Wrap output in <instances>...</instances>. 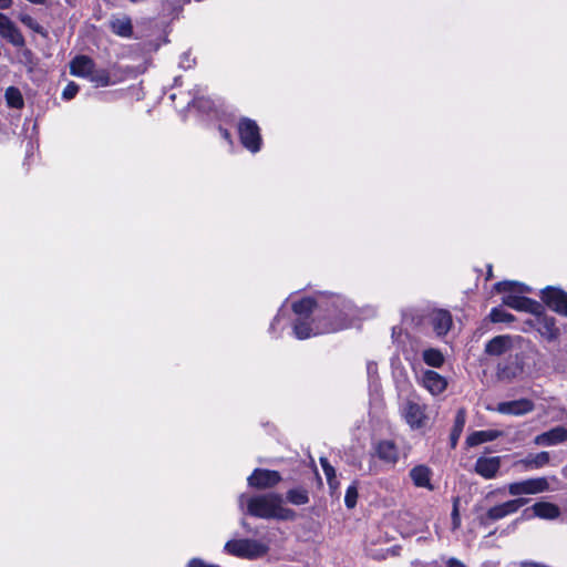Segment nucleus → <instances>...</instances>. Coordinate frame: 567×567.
<instances>
[{
    "label": "nucleus",
    "mask_w": 567,
    "mask_h": 567,
    "mask_svg": "<svg viewBox=\"0 0 567 567\" xmlns=\"http://www.w3.org/2000/svg\"><path fill=\"white\" fill-rule=\"evenodd\" d=\"M444 561H445V567H467V566H465V564H463L461 560H458L457 558H454V557H450V558L445 559Z\"/></svg>",
    "instance_id": "obj_41"
},
{
    "label": "nucleus",
    "mask_w": 567,
    "mask_h": 567,
    "mask_svg": "<svg viewBox=\"0 0 567 567\" xmlns=\"http://www.w3.org/2000/svg\"><path fill=\"white\" fill-rule=\"evenodd\" d=\"M423 361L433 368H440L444 363V357L437 349H426L423 351Z\"/></svg>",
    "instance_id": "obj_27"
},
{
    "label": "nucleus",
    "mask_w": 567,
    "mask_h": 567,
    "mask_svg": "<svg viewBox=\"0 0 567 567\" xmlns=\"http://www.w3.org/2000/svg\"><path fill=\"white\" fill-rule=\"evenodd\" d=\"M517 464L523 465L525 470H535L533 463V454H529L525 458L520 460Z\"/></svg>",
    "instance_id": "obj_40"
},
{
    "label": "nucleus",
    "mask_w": 567,
    "mask_h": 567,
    "mask_svg": "<svg viewBox=\"0 0 567 567\" xmlns=\"http://www.w3.org/2000/svg\"><path fill=\"white\" fill-rule=\"evenodd\" d=\"M501 467V457L492 456L485 457L481 456L477 458L475 463V472L486 480L494 478L499 471Z\"/></svg>",
    "instance_id": "obj_16"
},
{
    "label": "nucleus",
    "mask_w": 567,
    "mask_h": 567,
    "mask_svg": "<svg viewBox=\"0 0 567 567\" xmlns=\"http://www.w3.org/2000/svg\"><path fill=\"white\" fill-rule=\"evenodd\" d=\"M523 373V364L517 358L499 362L497 365V378L502 381H512Z\"/></svg>",
    "instance_id": "obj_17"
},
{
    "label": "nucleus",
    "mask_w": 567,
    "mask_h": 567,
    "mask_svg": "<svg viewBox=\"0 0 567 567\" xmlns=\"http://www.w3.org/2000/svg\"><path fill=\"white\" fill-rule=\"evenodd\" d=\"M238 135L243 146L251 153H257L261 148V135L258 124L248 117L239 120L237 125Z\"/></svg>",
    "instance_id": "obj_5"
},
{
    "label": "nucleus",
    "mask_w": 567,
    "mask_h": 567,
    "mask_svg": "<svg viewBox=\"0 0 567 567\" xmlns=\"http://www.w3.org/2000/svg\"><path fill=\"white\" fill-rule=\"evenodd\" d=\"M372 371H373V367H372V364H369L368 365V372L371 373Z\"/></svg>",
    "instance_id": "obj_48"
},
{
    "label": "nucleus",
    "mask_w": 567,
    "mask_h": 567,
    "mask_svg": "<svg viewBox=\"0 0 567 567\" xmlns=\"http://www.w3.org/2000/svg\"><path fill=\"white\" fill-rule=\"evenodd\" d=\"M422 384L433 395L442 393L447 386L446 379L433 370L422 373Z\"/></svg>",
    "instance_id": "obj_18"
},
{
    "label": "nucleus",
    "mask_w": 567,
    "mask_h": 567,
    "mask_svg": "<svg viewBox=\"0 0 567 567\" xmlns=\"http://www.w3.org/2000/svg\"><path fill=\"white\" fill-rule=\"evenodd\" d=\"M0 35L7 39L14 47H22L24 38L14 23L4 14L0 13Z\"/></svg>",
    "instance_id": "obj_15"
},
{
    "label": "nucleus",
    "mask_w": 567,
    "mask_h": 567,
    "mask_svg": "<svg viewBox=\"0 0 567 567\" xmlns=\"http://www.w3.org/2000/svg\"><path fill=\"white\" fill-rule=\"evenodd\" d=\"M241 525L247 528V524L245 522L241 523Z\"/></svg>",
    "instance_id": "obj_50"
},
{
    "label": "nucleus",
    "mask_w": 567,
    "mask_h": 567,
    "mask_svg": "<svg viewBox=\"0 0 567 567\" xmlns=\"http://www.w3.org/2000/svg\"><path fill=\"white\" fill-rule=\"evenodd\" d=\"M567 441V429L565 426H555L549 431L543 432L534 437V444L538 446H554Z\"/></svg>",
    "instance_id": "obj_13"
},
{
    "label": "nucleus",
    "mask_w": 567,
    "mask_h": 567,
    "mask_svg": "<svg viewBox=\"0 0 567 567\" xmlns=\"http://www.w3.org/2000/svg\"><path fill=\"white\" fill-rule=\"evenodd\" d=\"M4 97H6L7 104L10 107H13V109L23 107L24 102H23V97H22V94L19 91V89H17L14 86H9L6 90Z\"/></svg>",
    "instance_id": "obj_28"
},
{
    "label": "nucleus",
    "mask_w": 567,
    "mask_h": 567,
    "mask_svg": "<svg viewBox=\"0 0 567 567\" xmlns=\"http://www.w3.org/2000/svg\"><path fill=\"white\" fill-rule=\"evenodd\" d=\"M292 310L297 316L293 334L300 340L349 328L358 317L354 306L337 295L318 301L303 298L292 303Z\"/></svg>",
    "instance_id": "obj_1"
},
{
    "label": "nucleus",
    "mask_w": 567,
    "mask_h": 567,
    "mask_svg": "<svg viewBox=\"0 0 567 567\" xmlns=\"http://www.w3.org/2000/svg\"><path fill=\"white\" fill-rule=\"evenodd\" d=\"M192 62H193V60L190 59V54L189 53H184L181 56L179 66L183 68V69H188V68L192 66Z\"/></svg>",
    "instance_id": "obj_39"
},
{
    "label": "nucleus",
    "mask_w": 567,
    "mask_h": 567,
    "mask_svg": "<svg viewBox=\"0 0 567 567\" xmlns=\"http://www.w3.org/2000/svg\"><path fill=\"white\" fill-rule=\"evenodd\" d=\"M458 506H460V497H455L453 499V509H452L453 529H456L461 526V517H460Z\"/></svg>",
    "instance_id": "obj_36"
},
{
    "label": "nucleus",
    "mask_w": 567,
    "mask_h": 567,
    "mask_svg": "<svg viewBox=\"0 0 567 567\" xmlns=\"http://www.w3.org/2000/svg\"><path fill=\"white\" fill-rule=\"evenodd\" d=\"M499 436H502V432L497 430L475 431L467 436L466 443L468 446H477L486 442L495 441Z\"/></svg>",
    "instance_id": "obj_25"
},
{
    "label": "nucleus",
    "mask_w": 567,
    "mask_h": 567,
    "mask_svg": "<svg viewBox=\"0 0 567 567\" xmlns=\"http://www.w3.org/2000/svg\"><path fill=\"white\" fill-rule=\"evenodd\" d=\"M465 422H466V413L463 409H461L457 411V413L455 415L454 425H453V429H452V432L450 435L451 444L453 447L456 445V443L463 432Z\"/></svg>",
    "instance_id": "obj_26"
},
{
    "label": "nucleus",
    "mask_w": 567,
    "mask_h": 567,
    "mask_svg": "<svg viewBox=\"0 0 567 567\" xmlns=\"http://www.w3.org/2000/svg\"><path fill=\"white\" fill-rule=\"evenodd\" d=\"M219 131H220L221 136L231 144L233 141H231L230 133L228 132V130L220 127Z\"/></svg>",
    "instance_id": "obj_42"
},
{
    "label": "nucleus",
    "mask_w": 567,
    "mask_h": 567,
    "mask_svg": "<svg viewBox=\"0 0 567 567\" xmlns=\"http://www.w3.org/2000/svg\"><path fill=\"white\" fill-rule=\"evenodd\" d=\"M401 414L405 422L413 430L421 429L425 424V406L415 401L408 400L402 405Z\"/></svg>",
    "instance_id": "obj_9"
},
{
    "label": "nucleus",
    "mask_w": 567,
    "mask_h": 567,
    "mask_svg": "<svg viewBox=\"0 0 567 567\" xmlns=\"http://www.w3.org/2000/svg\"><path fill=\"white\" fill-rule=\"evenodd\" d=\"M514 287H516L517 291H519V292H530L532 291V289L528 286H526L524 284L515 282V281H501L495 285V289L499 292L501 291H513Z\"/></svg>",
    "instance_id": "obj_30"
},
{
    "label": "nucleus",
    "mask_w": 567,
    "mask_h": 567,
    "mask_svg": "<svg viewBox=\"0 0 567 567\" xmlns=\"http://www.w3.org/2000/svg\"><path fill=\"white\" fill-rule=\"evenodd\" d=\"M375 455L383 462L395 464L399 460V451L391 441H381L374 447Z\"/></svg>",
    "instance_id": "obj_20"
},
{
    "label": "nucleus",
    "mask_w": 567,
    "mask_h": 567,
    "mask_svg": "<svg viewBox=\"0 0 567 567\" xmlns=\"http://www.w3.org/2000/svg\"><path fill=\"white\" fill-rule=\"evenodd\" d=\"M527 503L526 498H516L495 505L487 511L483 512L480 504L474 506V513L480 525L488 526L492 523L499 520L508 515L516 513L522 506Z\"/></svg>",
    "instance_id": "obj_4"
},
{
    "label": "nucleus",
    "mask_w": 567,
    "mask_h": 567,
    "mask_svg": "<svg viewBox=\"0 0 567 567\" xmlns=\"http://www.w3.org/2000/svg\"><path fill=\"white\" fill-rule=\"evenodd\" d=\"M503 303L512 309L530 313H539L543 309L542 303L538 301L514 293L505 296L503 298Z\"/></svg>",
    "instance_id": "obj_10"
},
{
    "label": "nucleus",
    "mask_w": 567,
    "mask_h": 567,
    "mask_svg": "<svg viewBox=\"0 0 567 567\" xmlns=\"http://www.w3.org/2000/svg\"><path fill=\"white\" fill-rule=\"evenodd\" d=\"M94 68V62L86 55H78L70 63L71 74L87 78Z\"/></svg>",
    "instance_id": "obj_22"
},
{
    "label": "nucleus",
    "mask_w": 567,
    "mask_h": 567,
    "mask_svg": "<svg viewBox=\"0 0 567 567\" xmlns=\"http://www.w3.org/2000/svg\"><path fill=\"white\" fill-rule=\"evenodd\" d=\"M549 461H550L549 452L543 451L537 454H533V463H534L535 470L545 467L549 463Z\"/></svg>",
    "instance_id": "obj_35"
},
{
    "label": "nucleus",
    "mask_w": 567,
    "mask_h": 567,
    "mask_svg": "<svg viewBox=\"0 0 567 567\" xmlns=\"http://www.w3.org/2000/svg\"><path fill=\"white\" fill-rule=\"evenodd\" d=\"M534 410L533 401L528 399H519L514 401L501 402L495 408V411L501 414L507 415H525Z\"/></svg>",
    "instance_id": "obj_11"
},
{
    "label": "nucleus",
    "mask_w": 567,
    "mask_h": 567,
    "mask_svg": "<svg viewBox=\"0 0 567 567\" xmlns=\"http://www.w3.org/2000/svg\"><path fill=\"white\" fill-rule=\"evenodd\" d=\"M320 464L327 477L328 485H332V482H336L334 467L329 463L327 457H320Z\"/></svg>",
    "instance_id": "obj_34"
},
{
    "label": "nucleus",
    "mask_w": 567,
    "mask_h": 567,
    "mask_svg": "<svg viewBox=\"0 0 567 567\" xmlns=\"http://www.w3.org/2000/svg\"><path fill=\"white\" fill-rule=\"evenodd\" d=\"M112 32L122 38H130L133 33L132 21L128 17H113L110 20Z\"/></svg>",
    "instance_id": "obj_24"
},
{
    "label": "nucleus",
    "mask_w": 567,
    "mask_h": 567,
    "mask_svg": "<svg viewBox=\"0 0 567 567\" xmlns=\"http://www.w3.org/2000/svg\"><path fill=\"white\" fill-rule=\"evenodd\" d=\"M536 318L534 320V326L536 330L540 333L545 339L553 341L556 340L560 333L559 328L556 326V320L554 317H549L546 315L536 313Z\"/></svg>",
    "instance_id": "obj_14"
},
{
    "label": "nucleus",
    "mask_w": 567,
    "mask_h": 567,
    "mask_svg": "<svg viewBox=\"0 0 567 567\" xmlns=\"http://www.w3.org/2000/svg\"><path fill=\"white\" fill-rule=\"evenodd\" d=\"M564 475L567 477V466L563 470Z\"/></svg>",
    "instance_id": "obj_49"
},
{
    "label": "nucleus",
    "mask_w": 567,
    "mask_h": 567,
    "mask_svg": "<svg viewBox=\"0 0 567 567\" xmlns=\"http://www.w3.org/2000/svg\"><path fill=\"white\" fill-rule=\"evenodd\" d=\"M410 477L416 487L433 489L431 484L432 471L426 465H416L410 471Z\"/></svg>",
    "instance_id": "obj_21"
},
{
    "label": "nucleus",
    "mask_w": 567,
    "mask_h": 567,
    "mask_svg": "<svg viewBox=\"0 0 567 567\" xmlns=\"http://www.w3.org/2000/svg\"><path fill=\"white\" fill-rule=\"evenodd\" d=\"M430 324L437 337L447 334L451 330L453 320L447 310L437 309L429 315Z\"/></svg>",
    "instance_id": "obj_12"
},
{
    "label": "nucleus",
    "mask_w": 567,
    "mask_h": 567,
    "mask_svg": "<svg viewBox=\"0 0 567 567\" xmlns=\"http://www.w3.org/2000/svg\"><path fill=\"white\" fill-rule=\"evenodd\" d=\"M330 488L336 489L339 486V482L336 480V482H332V485H329Z\"/></svg>",
    "instance_id": "obj_46"
},
{
    "label": "nucleus",
    "mask_w": 567,
    "mask_h": 567,
    "mask_svg": "<svg viewBox=\"0 0 567 567\" xmlns=\"http://www.w3.org/2000/svg\"><path fill=\"white\" fill-rule=\"evenodd\" d=\"M534 516L542 519H555L560 515L557 505L549 502H537L532 506Z\"/></svg>",
    "instance_id": "obj_23"
},
{
    "label": "nucleus",
    "mask_w": 567,
    "mask_h": 567,
    "mask_svg": "<svg viewBox=\"0 0 567 567\" xmlns=\"http://www.w3.org/2000/svg\"><path fill=\"white\" fill-rule=\"evenodd\" d=\"M358 486L357 483H352L346 491L344 504L348 508H354L358 501Z\"/></svg>",
    "instance_id": "obj_32"
},
{
    "label": "nucleus",
    "mask_w": 567,
    "mask_h": 567,
    "mask_svg": "<svg viewBox=\"0 0 567 567\" xmlns=\"http://www.w3.org/2000/svg\"><path fill=\"white\" fill-rule=\"evenodd\" d=\"M28 1L33 4H44L47 2V0H28Z\"/></svg>",
    "instance_id": "obj_45"
},
{
    "label": "nucleus",
    "mask_w": 567,
    "mask_h": 567,
    "mask_svg": "<svg viewBox=\"0 0 567 567\" xmlns=\"http://www.w3.org/2000/svg\"><path fill=\"white\" fill-rule=\"evenodd\" d=\"M549 489V480L545 476L513 482L507 485V491L512 496L540 494Z\"/></svg>",
    "instance_id": "obj_6"
},
{
    "label": "nucleus",
    "mask_w": 567,
    "mask_h": 567,
    "mask_svg": "<svg viewBox=\"0 0 567 567\" xmlns=\"http://www.w3.org/2000/svg\"><path fill=\"white\" fill-rule=\"evenodd\" d=\"M280 481L279 472L266 468H256L247 478L248 485L257 489L271 488Z\"/></svg>",
    "instance_id": "obj_8"
},
{
    "label": "nucleus",
    "mask_w": 567,
    "mask_h": 567,
    "mask_svg": "<svg viewBox=\"0 0 567 567\" xmlns=\"http://www.w3.org/2000/svg\"><path fill=\"white\" fill-rule=\"evenodd\" d=\"M279 316H280V315H277V316L275 317L274 321L271 322V324H270V331H274V330H275V327H276L277 322L279 321Z\"/></svg>",
    "instance_id": "obj_44"
},
{
    "label": "nucleus",
    "mask_w": 567,
    "mask_h": 567,
    "mask_svg": "<svg viewBox=\"0 0 567 567\" xmlns=\"http://www.w3.org/2000/svg\"><path fill=\"white\" fill-rule=\"evenodd\" d=\"M540 298L551 310L567 317V292L548 286L540 291Z\"/></svg>",
    "instance_id": "obj_7"
},
{
    "label": "nucleus",
    "mask_w": 567,
    "mask_h": 567,
    "mask_svg": "<svg viewBox=\"0 0 567 567\" xmlns=\"http://www.w3.org/2000/svg\"><path fill=\"white\" fill-rule=\"evenodd\" d=\"M87 79L93 82L95 86H107L110 84L109 73L104 70H95L93 68Z\"/></svg>",
    "instance_id": "obj_31"
},
{
    "label": "nucleus",
    "mask_w": 567,
    "mask_h": 567,
    "mask_svg": "<svg viewBox=\"0 0 567 567\" xmlns=\"http://www.w3.org/2000/svg\"><path fill=\"white\" fill-rule=\"evenodd\" d=\"M513 348V338L511 336H497L485 344V352L489 355L499 357Z\"/></svg>",
    "instance_id": "obj_19"
},
{
    "label": "nucleus",
    "mask_w": 567,
    "mask_h": 567,
    "mask_svg": "<svg viewBox=\"0 0 567 567\" xmlns=\"http://www.w3.org/2000/svg\"><path fill=\"white\" fill-rule=\"evenodd\" d=\"M239 507L246 505V513L264 519H293L296 513L284 506V498L277 493H266L255 496L241 494L238 498Z\"/></svg>",
    "instance_id": "obj_2"
},
{
    "label": "nucleus",
    "mask_w": 567,
    "mask_h": 567,
    "mask_svg": "<svg viewBox=\"0 0 567 567\" xmlns=\"http://www.w3.org/2000/svg\"><path fill=\"white\" fill-rule=\"evenodd\" d=\"M489 318L493 322H509L513 320V316L502 308H493Z\"/></svg>",
    "instance_id": "obj_33"
},
{
    "label": "nucleus",
    "mask_w": 567,
    "mask_h": 567,
    "mask_svg": "<svg viewBox=\"0 0 567 567\" xmlns=\"http://www.w3.org/2000/svg\"><path fill=\"white\" fill-rule=\"evenodd\" d=\"M287 501L293 505H305L309 502V495L305 488H292L287 492Z\"/></svg>",
    "instance_id": "obj_29"
},
{
    "label": "nucleus",
    "mask_w": 567,
    "mask_h": 567,
    "mask_svg": "<svg viewBox=\"0 0 567 567\" xmlns=\"http://www.w3.org/2000/svg\"><path fill=\"white\" fill-rule=\"evenodd\" d=\"M79 91V86L78 84H75L74 82H70L63 90L62 92V97L66 101L73 99L76 93Z\"/></svg>",
    "instance_id": "obj_37"
},
{
    "label": "nucleus",
    "mask_w": 567,
    "mask_h": 567,
    "mask_svg": "<svg viewBox=\"0 0 567 567\" xmlns=\"http://www.w3.org/2000/svg\"><path fill=\"white\" fill-rule=\"evenodd\" d=\"M187 567H219V566L206 564L204 560H202L199 558H193L188 561Z\"/></svg>",
    "instance_id": "obj_38"
},
{
    "label": "nucleus",
    "mask_w": 567,
    "mask_h": 567,
    "mask_svg": "<svg viewBox=\"0 0 567 567\" xmlns=\"http://www.w3.org/2000/svg\"><path fill=\"white\" fill-rule=\"evenodd\" d=\"M492 276V267L488 266V274H487V278H489Z\"/></svg>",
    "instance_id": "obj_47"
},
{
    "label": "nucleus",
    "mask_w": 567,
    "mask_h": 567,
    "mask_svg": "<svg viewBox=\"0 0 567 567\" xmlns=\"http://www.w3.org/2000/svg\"><path fill=\"white\" fill-rule=\"evenodd\" d=\"M224 551L237 558L255 560L267 555L269 546L257 539L239 538L228 540Z\"/></svg>",
    "instance_id": "obj_3"
},
{
    "label": "nucleus",
    "mask_w": 567,
    "mask_h": 567,
    "mask_svg": "<svg viewBox=\"0 0 567 567\" xmlns=\"http://www.w3.org/2000/svg\"><path fill=\"white\" fill-rule=\"evenodd\" d=\"M12 0H0V9H7L11 6Z\"/></svg>",
    "instance_id": "obj_43"
}]
</instances>
